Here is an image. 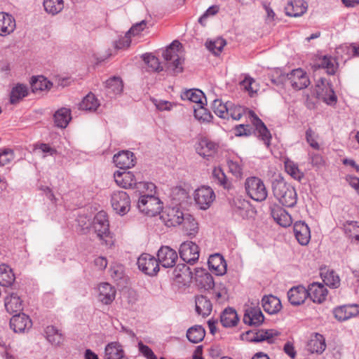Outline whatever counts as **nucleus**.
Segmentation results:
<instances>
[{"label": "nucleus", "instance_id": "f257e3e1", "mask_svg": "<svg viewBox=\"0 0 359 359\" xmlns=\"http://www.w3.org/2000/svg\"><path fill=\"white\" fill-rule=\"evenodd\" d=\"M271 189L274 197L282 205L292 208L297 204V194L295 189L283 178L273 180Z\"/></svg>", "mask_w": 359, "mask_h": 359}, {"label": "nucleus", "instance_id": "f03ea898", "mask_svg": "<svg viewBox=\"0 0 359 359\" xmlns=\"http://www.w3.org/2000/svg\"><path fill=\"white\" fill-rule=\"evenodd\" d=\"M116 184L123 189H135L138 191L144 193V190L155 189L156 186L152 182H137V178L130 171H116L114 174Z\"/></svg>", "mask_w": 359, "mask_h": 359}, {"label": "nucleus", "instance_id": "7ed1b4c3", "mask_svg": "<svg viewBox=\"0 0 359 359\" xmlns=\"http://www.w3.org/2000/svg\"><path fill=\"white\" fill-rule=\"evenodd\" d=\"M154 190H144V194L140 196L137 202L140 211L149 217L156 215L162 210L161 201L152 194Z\"/></svg>", "mask_w": 359, "mask_h": 359}, {"label": "nucleus", "instance_id": "20e7f679", "mask_svg": "<svg viewBox=\"0 0 359 359\" xmlns=\"http://www.w3.org/2000/svg\"><path fill=\"white\" fill-rule=\"evenodd\" d=\"M180 46L181 43L178 41H174L163 53L166 61L167 69L173 74L181 73L183 71L184 59L178 53V48Z\"/></svg>", "mask_w": 359, "mask_h": 359}, {"label": "nucleus", "instance_id": "39448f33", "mask_svg": "<svg viewBox=\"0 0 359 359\" xmlns=\"http://www.w3.org/2000/svg\"><path fill=\"white\" fill-rule=\"evenodd\" d=\"M248 195L254 201L262 202L268 196V191L264 182L259 177H248L245 182Z\"/></svg>", "mask_w": 359, "mask_h": 359}, {"label": "nucleus", "instance_id": "423d86ee", "mask_svg": "<svg viewBox=\"0 0 359 359\" xmlns=\"http://www.w3.org/2000/svg\"><path fill=\"white\" fill-rule=\"evenodd\" d=\"M287 79L290 86L294 90H302L306 88L310 84V81L305 72L302 69H296L292 70L290 74L286 76L283 75L280 78L279 81H276L275 79H271V81L277 85L282 83L283 80Z\"/></svg>", "mask_w": 359, "mask_h": 359}, {"label": "nucleus", "instance_id": "0eeeda50", "mask_svg": "<svg viewBox=\"0 0 359 359\" xmlns=\"http://www.w3.org/2000/svg\"><path fill=\"white\" fill-rule=\"evenodd\" d=\"M93 229L97 237L108 245V238H110L109 224L107 215L104 211L98 212L94 217Z\"/></svg>", "mask_w": 359, "mask_h": 359}, {"label": "nucleus", "instance_id": "6e6552de", "mask_svg": "<svg viewBox=\"0 0 359 359\" xmlns=\"http://www.w3.org/2000/svg\"><path fill=\"white\" fill-rule=\"evenodd\" d=\"M194 198L198 208L205 210L210 207L215 199V195L211 187L202 186L195 190Z\"/></svg>", "mask_w": 359, "mask_h": 359}, {"label": "nucleus", "instance_id": "1a4fd4ad", "mask_svg": "<svg viewBox=\"0 0 359 359\" xmlns=\"http://www.w3.org/2000/svg\"><path fill=\"white\" fill-rule=\"evenodd\" d=\"M187 212H184L182 208L177 205L167 207L162 212L161 218L168 226H176L180 225L183 218Z\"/></svg>", "mask_w": 359, "mask_h": 359}, {"label": "nucleus", "instance_id": "9d476101", "mask_svg": "<svg viewBox=\"0 0 359 359\" xmlns=\"http://www.w3.org/2000/svg\"><path fill=\"white\" fill-rule=\"evenodd\" d=\"M111 203L113 209L121 215H126L130 208V197L123 191L113 192L111 197Z\"/></svg>", "mask_w": 359, "mask_h": 359}, {"label": "nucleus", "instance_id": "9b49d317", "mask_svg": "<svg viewBox=\"0 0 359 359\" xmlns=\"http://www.w3.org/2000/svg\"><path fill=\"white\" fill-rule=\"evenodd\" d=\"M137 264L141 271L150 276L156 275L159 271L157 259L147 253L142 254L137 259Z\"/></svg>", "mask_w": 359, "mask_h": 359}, {"label": "nucleus", "instance_id": "f8f14e48", "mask_svg": "<svg viewBox=\"0 0 359 359\" xmlns=\"http://www.w3.org/2000/svg\"><path fill=\"white\" fill-rule=\"evenodd\" d=\"M248 116L255 128V134L259 140L264 142L269 147L271 144V135L264 122L257 116L253 111H248Z\"/></svg>", "mask_w": 359, "mask_h": 359}, {"label": "nucleus", "instance_id": "ddd939ff", "mask_svg": "<svg viewBox=\"0 0 359 359\" xmlns=\"http://www.w3.org/2000/svg\"><path fill=\"white\" fill-rule=\"evenodd\" d=\"M179 253L184 262L193 264L198 259L199 248L192 241H185L180 245Z\"/></svg>", "mask_w": 359, "mask_h": 359}, {"label": "nucleus", "instance_id": "4468645a", "mask_svg": "<svg viewBox=\"0 0 359 359\" xmlns=\"http://www.w3.org/2000/svg\"><path fill=\"white\" fill-rule=\"evenodd\" d=\"M178 255L177 252L169 246H162L157 252V261L159 265L164 268L173 267L177 260Z\"/></svg>", "mask_w": 359, "mask_h": 359}, {"label": "nucleus", "instance_id": "2eb2a0df", "mask_svg": "<svg viewBox=\"0 0 359 359\" xmlns=\"http://www.w3.org/2000/svg\"><path fill=\"white\" fill-rule=\"evenodd\" d=\"M231 209L234 216L238 219H246L249 217L252 208L250 202L242 197H235L231 203Z\"/></svg>", "mask_w": 359, "mask_h": 359}, {"label": "nucleus", "instance_id": "dca6fc26", "mask_svg": "<svg viewBox=\"0 0 359 359\" xmlns=\"http://www.w3.org/2000/svg\"><path fill=\"white\" fill-rule=\"evenodd\" d=\"M333 313L339 321H345L359 314V305L353 304L339 306L334 309Z\"/></svg>", "mask_w": 359, "mask_h": 359}, {"label": "nucleus", "instance_id": "f3484780", "mask_svg": "<svg viewBox=\"0 0 359 359\" xmlns=\"http://www.w3.org/2000/svg\"><path fill=\"white\" fill-rule=\"evenodd\" d=\"M309 297L316 304L323 303L327 296V289L325 286L319 283H313L307 288Z\"/></svg>", "mask_w": 359, "mask_h": 359}, {"label": "nucleus", "instance_id": "a211bd4d", "mask_svg": "<svg viewBox=\"0 0 359 359\" xmlns=\"http://www.w3.org/2000/svg\"><path fill=\"white\" fill-rule=\"evenodd\" d=\"M309 297L308 290L303 285L292 287L287 292L289 302L293 306H299Z\"/></svg>", "mask_w": 359, "mask_h": 359}, {"label": "nucleus", "instance_id": "6ab92c4d", "mask_svg": "<svg viewBox=\"0 0 359 359\" xmlns=\"http://www.w3.org/2000/svg\"><path fill=\"white\" fill-rule=\"evenodd\" d=\"M32 323L25 313L14 315L10 320V326L15 332H24L32 327Z\"/></svg>", "mask_w": 359, "mask_h": 359}, {"label": "nucleus", "instance_id": "aec40b11", "mask_svg": "<svg viewBox=\"0 0 359 359\" xmlns=\"http://www.w3.org/2000/svg\"><path fill=\"white\" fill-rule=\"evenodd\" d=\"M321 84L316 85V95L319 99H322L328 104H334L337 102V96L329 83L325 84L324 81L320 79Z\"/></svg>", "mask_w": 359, "mask_h": 359}, {"label": "nucleus", "instance_id": "412c9836", "mask_svg": "<svg viewBox=\"0 0 359 359\" xmlns=\"http://www.w3.org/2000/svg\"><path fill=\"white\" fill-rule=\"evenodd\" d=\"M115 165L121 169H128L135 165V157L130 151H122L113 157Z\"/></svg>", "mask_w": 359, "mask_h": 359}, {"label": "nucleus", "instance_id": "4be33fe9", "mask_svg": "<svg viewBox=\"0 0 359 359\" xmlns=\"http://www.w3.org/2000/svg\"><path fill=\"white\" fill-rule=\"evenodd\" d=\"M98 300L102 304H110L115 299L116 290L108 283H102L97 287Z\"/></svg>", "mask_w": 359, "mask_h": 359}, {"label": "nucleus", "instance_id": "5701e85b", "mask_svg": "<svg viewBox=\"0 0 359 359\" xmlns=\"http://www.w3.org/2000/svg\"><path fill=\"white\" fill-rule=\"evenodd\" d=\"M182 225V232L185 236L189 238H194L198 233L199 227L196 219L193 215L187 213L183 218V222L180 224Z\"/></svg>", "mask_w": 359, "mask_h": 359}, {"label": "nucleus", "instance_id": "b1692460", "mask_svg": "<svg viewBox=\"0 0 359 359\" xmlns=\"http://www.w3.org/2000/svg\"><path fill=\"white\" fill-rule=\"evenodd\" d=\"M296 239L302 245H306L311 239V231L308 225L302 221L296 222L293 227Z\"/></svg>", "mask_w": 359, "mask_h": 359}, {"label": "nucleus", "instance_id": "393cba45", "mask_svg": "<svg viewBox=\"0 0 359 359\" xmlns=\"http://www.w3.org/2000/svg\"><path fill=\"white\" fill-rule=\"evenodd\" d=\"M243 320L245 324L259 326L264 322V316L259 308L250 307L245 310Z\"/></svg>", "mask_w": 359, "mask_h": 359}, {"label": "nucleus", "instance_id": "a878e982", "mask_svg": "<svg viewBox=\"0 0 359 359\" xmlns=\"http://www.w3.org/2000/svg\"><path fill=\"white\" fill-rule=\"evenodd\" d=\"M106 94L110 98L116 97L121 94L123 90V83L118 76H113L105 82Z\"/></svg>", "mask_w": 359, "mask_h": 359}, {"label": "nucleus", "instance_id": "bb28decb", "mask_svg": "<svg viewBox=\"0 0 359 359\" xmlns=\"http://www.w3.org/2000/svg\"><path fill=\"white\" fill-rule=\"evenodd\" d=\"M308 8L304 0H291L285 6V13L288 16L299 17L302 15Z\"/></svg>", "mask_w": 359, "mask_h": 359}, {"label": "nucleus", "instance_id": "cd10ccee", "mask_svg": "<svg viewBox=\"0 0 359 359\" xmlns=\"http://www.w3.org/2000/svg\"><path fill=\"white\" fill-rule=\"evenodd\" d=\"M15 27V20L11 15L0 13V36H5L11 34Z\"/></svg>", "mask_w": 359, "mask_h": 359}, {"label": "nucleus", "instance_id": "c85d7f7f", "mask_svg": "<svg viewBox=\"0 0 359 359\" xmlns=\"http://www.w3.org/2000/svg\"><path fill=\"white\" fill-rule=\"evenodd\" d=\"M208 264L210 269L217 276L224 275L226 272V262L219 254L210 256Z\"/></svg>", "mask_w": 359, "mask_h": 359}, {"label": "nucleus", "instance_id": "c756f323", "mask_svg": "<svg viewBox=\"0 0 359 359\" xmlns=\"http://www.w3.org/2000/svg\"><path fill=\"white\" fill-rule=\"evenodd\" d=\"M271 213L274 220L283 227L290 226L292 223L291 215L278 205L273 208Z\"/></svg>", "mask_w": 359, "mask_h": 359}, {"label": "nucleus", "instance_id": "7c9ffc66", "mask_svg": "<svg viewBox=\"0 0 359 359\" xmlns=\"http://www.w3.org/2000/svg\"><path fill=\"white\" fill-rule=\"evenodd\" d=\"M196 150L200 156L204 158L210 157L217 151V145L207 138H202L198 142Z\"/></svg>", "mask_w": 359, "mask_h": 359}, {"label": "nucleus", "instance_id": "2f4dec72", "mask_svg": "<svg viewBox=\"0 0 359 359\" xmlns=\"http://www.w3.org/2000/svg\"><path fill=\"white\" fill-rule=\"evenodd\" d=\"M22 302L16 292H11L4 300L6 310L9 313H17L22 309Z\"/></svg>", "mask_w": 359, "mask_h": 359}, {"label": "nucleus", "instance_id": "473e14b6", "mask_svg": "<svg viewBox=\"0 0 359 359\" xmlns=\"http://www.w3.org/2000/svg\"><path fill=\"white\" fill-rule=\"evenodd\" d=\"M262 303L264 310L269 314H276L282 308L280 300L273 295L264 296Z\"/></svg>", "mask_w": 359, "mask_h": 359}, {"label": "nucleus", "instance_id": "72a5a7b5", "mask_svg": "<svg viewBox=\"0 0 359 359\" xmlns=\"http://www.w3.org/2000/svg\"><path fill=\"white\" fill-rule=\"evenodd\" d=\"M106 359H128L122 346L118 342L108 344L104 349Z\"/></svg>", "mask_w": 359, "mask_h": 359}, {"label": "nucleus", "instance_id": "f704fd0d", "mask_svg": "<svg viewBox=\"0 0 359 359\" xmlns=\"http://www.w3.org/2000/svg\"><path fill=\"white\" fill-rule=\"evenodd\" d=\"M239 318L236 310L229 307L225 309L220 315V323L224 327H232L238 323Z\"/></svg>", "mask_w": 359, "mask_h": 359}, {"label": "nucleus", "instance_id": "c9c22d12", "mask_svg": "<svg viewBox=\"0 0 359 359\" xmlns=\"http://www.w3.org/2000/svg\"><path fill=\"white\" fill-rule=\"evenodd\" d=\"M195 303L196 311L198 315L205 317L210 314L212 310V304L207 297L203 295L196 296Z\"/></svg>", "mask_w": 359, "mask_h": 359}, {"label": "nucleus", "instance_id": "e433bc0d", "mask_svg": "<svg viewBox=\"0 0 359 359\" xmlns=\"http://www.w3.org/2000/svg\"><path fill=\"white\" fill-rule=\"evenodd\" d=\"M71 119V110L67 108H61L54 114L55 123L58 128H65Z\"/></svg>", "mask_w": 359, "mask_h": 359}, {"label": "nucleus", "instance_id": "4c0bfd02", "mask_svg": "<svg viewBox=\"0 0 359 359\" xmlns=\"http://www.w3.org/2000/svg\"><path fill=\"white\" fill-rule=\"evenodd\" d=\"M214 182L224 189L229 190L232 187L231 181L227 178L223 170L219 167L214 168L212 172Z\"/></svg>", "mask_w": 359, "mask_h": 359}, {"label": "nucleus", "instance_id": "58836bf2", "mask_svg": "<svg viewBox=\"0 0 359 359\" xmlns=\"http://www.w3.org/2000/svg\"><path fill=\"white\" fill-rule=\"evenodd\" d=\"M326 348L325 338L322 334L316 333L308 343V349L311 353H322Z\"/></svg>", "mask_w": 359, "mask_h": 359}, {"label": "nucleus", "instance_id": "ea45409f", "mask_svg": "<svg viewBox=\"0 0 359 359\" xmlns=\"http://www.w3.org/2000/svg\"><path fill=\"white\" fill-rule=\"evenodd\" d=\"M205 335V329L201 325H194L188 329L187 337L188 340L194 344L201 341Z\"/></svg>", "mask_w": 359, "mask_h": 359}, {"label": "nucleus", "instance_id": "a19ab883", "mask_svg": "<svg viewBox=\"0 0 359 359\" xmlns=\"http://www.w3.org/2000/svg\"><path fill=\"white\" fill-rule=\"evenodd\" d=\"M15 280V276L12 269L6 264L0 265V285L8 287Z\"/></svg>", "mask_w": 359, "mask_h": 359}, {"label": "nucleus", "instance_id": "79ce46f5", "mask_svg": "<svg viewBox=\"0 0 359 359\" xmlns=\"http://www.w3.org/2000/svg\"><path fill=\"white\" fill-rule=\"evenodd\" d=\"M100 105L99 100L92 93L83 97L79 104V108L82 110L95 111Z\"/></svg>", "mask_w": 359, "mask_h": 359}, {"label": "nucleus", "instance_id": "37998d69", "mask_svg": "<svg viewBox=\"0 0 359 359\" xmlns=\"http://www.w3.org/2000/svg\"><path fill=\"white\" fill-rule=\"evenodd\" d=\"M28 95V88L23 84H17L13 88L10 95V102L11 104H16L23 97Z\"/></svg>", "mask_w": 359, "mask_h": 359}, {"label": "nucleus", "instance_id": "c03bdc74", "mask_svg": "<svg viewBox=\"0 0 359 359\" xmlns=\"http://www.w3.org/2000/svg\"><path fill=\"white\" fill-rule=\"evenodd\" d=\"M52 83L43 76H34L31 81V88L34 93L50 88Z\"/></svg>", "mask_w": 359, "mask_h": 359}, {"label": "nucleus", "instance_id": "a18cd8bd", "mask_svg": "<svg viewBox=\"0 0 359 359\" xmlns=\"http://www.w3.org/2000/svg\"><path fill=\"white\" fill-rule=\"evenodd\" d=\"M230 102L224 103L222 100L216 99L212 102V109L215 114L222 118H229L228 109Z\"/></svg>", "mask_w": 359, "mask_h": 359}, {"label": "nucleus", "instance_id": "49530a36", "mask_svg": "<svg viewBox=\"0 0 359 359\" xmlns=\"http://www.w3.org/2000/svg\"><path fill=\"white\" fill-rule=\"evenodd\" d=\"M45 11L52 15L59 13L64 8L63 0H44Z\"/></svg>", "mask_w": 359, "mask_h": 359}, {"label": "nucleus", "instance_id": "de8ad7c7", "mask_svg": "<svg viewBox=\"0 0 359 359\" xmlns=\"http://www.w3.org/2000/svg\"><path fill=\"white\" fill-rule=\"evenodd\" d=\"M196 282L199 287L205 290L212 289L215 286L212 275L207 272L201 271V274L196 278Z\"/></svg>", "mask_w": 359, "mask_h": 359}, {"label": "nucleus", "instance_id": "09e8293b", "mask_svg": "<svg viewBox=\"0 0 359 359\" xmlns=\"http://www.w3.org/2000/svg\"><path fill=\"white\" fill-rule=\"evenodd\" d=\"M45 333H46L47 339L52 344L59 345L62 343V334L54 326L50 325V326L46 327V328L45 329Z\"/></svg>", "mask_w": 359, "mask_h": 359}, {"label": "nucleus", "instance_id": "8fccbe9b", "mask_svg": "<svg viewBox=\"0 0 359 359\" xmlns=\"http://www.w3.org/2000/svg\"><path fill=\"white\" fill-rule=\"evenodd\" d=\"M212 289V296L216 302L222 304L227 301V289L223 284L216 285Z\"/></svg>", "mask_w": 359, "mask_h": 359}, {"label": "nucleus", "instance_id": "3c124183", "mask_svg": "<svg viewBox=\"0 0 359 359\" xmlns=\"http://www.w3.org/2000/svg\"><path fill=\"white\" fill-rule=\"evenodd\" d=\"M173 273L175 278H182L183 280L193 278L194 275L190 268L184 264L177 265Z\"/></svg>", "mask_w": 359, "mask_h": 359}, {"label": "nucleus", "instance_id": "603ef678", "mask_svg": "<svg viewBox=\"0 0 359 359\" xmlns=\"http://www.w3.org/2000/svg\"><path fill=\"white\" fill-rule=\"evenodd\" d=\"M229 172L237 179H241L243 174V165L241 160L231 159L227 161Z\"/></svg>", "mask_w": 359, "mask_h": 359}, {"label": "nucleus", "instance_id": "864d4df0", "mask_svg": "<svg viewBox=\"0 0 359 359\" xmlns=\"http://www.w3.org/2000/svg\"><path fill=\"white\" fill-rule=\"evenodd\" d=\"M323 282L326 285L332 288H338L340 286V278L338 274L333 270L327 271L323 275Z\"/></svg>", "mask_w": 359, "mask_h": 359}, {"label": "nucleus", "instance_id": "5fc2aeb1", "mask_svg": "<svg viewBox=\"0 0 359 359\" xmlns=\"http://www.w3.org/2000/svg\"><path fill=\"white\" fill-rule=\"evenodd\" d=\"M276 332L273 330H260L255 332V337L251 342H262L267 341L269 343H271V339L274 335H276Z\"/></svg>", "mask_w": 359, "mask_h": 359}, {"label": "nucleus", "instance_id": "6e6d98bb", "mask_svg": "<svg viewBox=\"0 0 359 359\" xmlns=\"http://www.w3.org/2000/svg\"><path fill=\"white\" fill-rule=\"evenodd\" d=\"M249 111L248 109L240 105H236L230 102L228 109L229 118L231 117L233 120L238 121L244 114H248Z\"/></svg>", "mask_w": 359, "mask_h": 359}, {"label": "nucleus", "instance_id": "4d7b16f0", "mask_svg": "<svg viewBox=\"0 0 359 359\" xmlns=\"http://www.w3.org/2000/svg\"><path fill=\"white\" fill-rule=\"evenodd\" d=\"M319 66L325 69L327 73L330 75L334 74L337 69V63L335 59L327 55L321 59Z\"/></svg>", "mask_w": 359, "mask_h": 359}, {"label": "nucleus", "instance_id": "13d9d810", "mask_svg": "<svg viewBox=\"0 0 359 359\" xmlns=\"http://www.w3.org/2000/svg\"><path fill=\"white\" fill-rule=\"evenodd\" d=\"M285 169L287 174L292 178L300 181L303 177V173L299 170L298 166L293 161H286L285 162Z\"/></svg>", "mask_w": 359, "mask_h": 359}, {"label": "nucleus", "instance_id": "bf43d9fd", "mask_svg": "<svg viewBox=\"0 0 359 359\" xmlns=\"http://www.w3.org/2000/svg\"><path fill=\"white\" fill-rule=\"evenodd\" d=\"M183 99H187L193 102L203 104L204 98L203 93L198 89H190L187 90L182 95Z\"/></svg>", "mask_w": 359, "mask_h": 359}, {"label": "nucleus", "instance_id": "052dcab7", "mask_svg": "<svg viewBox=\"0 0 359 359\" xmlns=\"http://www.w3.org/2000/svg\"><path fill=\"white\" fill-rule=\"evenodd\" d=\"M143 60L147 64L151 71L160 72L163 69L158 57L151 53L144 55Z\"/></svg>", "mask_w": 359, "mask_h": 359}, {"label": "nucleus", "instance_id": "680f3d73", "mask_svg": "<svg viewBox=\"0 0 359 359\" xmlns=\"http://www.w3.org/2000/svg\"><path fill=\"white\" fill-rule=\"evenodd\" d=\"M225 45L226 41L221 38L217 39L213 41H207L205 43L206 48L215 55L220 54Z\"/></svg>", "mask_w": 359, "mask_h": 359}, {"label": "nucleus", "instance_id": "e2e57ef3", "mask_svg": "<svg viewBox=\"0 0 359 359\" xmlns=\"http://www.w3.org/2000/svg\"><path fill=\"white\" fill-rule=\"evenodd\" d=\"M194 116L196 119L203 122H210L213 118L211 113L202 106L194 109Z\"/></svg>", "mask_w": 359, "mask_h": 359}, {"label": "nucleus", "instance_id": "0e129e2a", "mask_svg": "<svg viewBox=\"0 0 359 359\" xmlns=\"http://www.w3.org/2000/svg\"><path fill=\"white\" fill-rule=\"evenodd\" d=\"M305 135L306 140L310 147L316 150H319L320 144L318 142V135L309 128L306 130Z\"/></svg>", "mask_w": 359, "mask_h": 359}, {"label": "nucleus", "instance_id": "69168bd1", "mask_svg": "<svg viewBox=\"0 0 359 359\" xmlns=\"http://www.w3.org/2000/svg\"><path fill=\"white\" fill-rule=\"evenodd\" d=\"M109 271L111 278L116 281L121 280L124 277L125 270L122 264H114L110 267Z\"/></svg>", "mask_w": 359, "mask_h": 359}, {"label": "nucleus", "instance_id": "338daca9", "mask_svg": "<svg viewBox=\"0 0 359 359\" xmlns=\"http://www.w3.org/2000/svg\"><path fill=\"white\" fill-rule=\"evenodd\" d=\"M14 159L13 151L9 149L0 150V165L4 166Z\"/></svg>", "mask_w": 359, "mask_h": 359}, {"label": "nucleus", "instance_id": "774afa93", "mask_svg": "<svg viewBox=\"0 0 359 359\" xmlns=\"http://www.w3.org/2000/svg\"><path fill=\"white\" fill-rule=\"evenodd\" d=\"M219 6L213 5L210 6L205 12L199 18L198 22L203 26L205 25L206 20L210 16H213L219 12Z\"/></svg>", "mask_w": 359, "mask_h": 359}]
</instances>
